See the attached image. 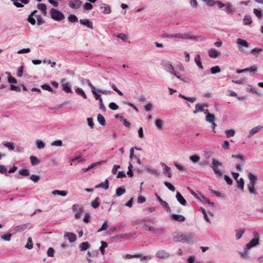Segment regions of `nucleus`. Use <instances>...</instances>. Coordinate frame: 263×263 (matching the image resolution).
<instances>
[{"mask_svg": "<svg viewBox=\"0 0 263 263\" xmlns=\"http://www.w3.org/2000/svg\"><path fill=\"white\" fill-rule=\"evenodd\" d=\"M27 21L32 25L41 26L45 24V21L40 14L37 10L32 11L28 16Z\"/></svg>", "mask_w": 263, "mask_h": 263, "instance_id": "f257e3e1", "label": "nucleus"}, {"mask_svg": "<svg viewBox=\"0 0 263 263\" xmlns=\"http://www.w3.org/2000/svg\"><path fill=\"white\" fill-rule=\"evenodd\" d=\"M163 37L174 39H191L192 40H198V37L193 36L192 32H188L185 33H178L175 34L165 33L163 35Z\"/></svg>", "mask_w": 263, "mask_h": 263, "instance_id": "f03ea898", "label": "nucleus"}, {"mask_svg": "<svg viewBox=\"0 0 263 263\" xmlns=\"http://www.w3.org/2000/svg\"><path fill=\"white\" fill-rule=\"evenodd\" d=\"M236 45L238 50L241 54L247 55L250 54L249 44L246 40L241 38L237 39Z\"/></svg>", "mask_w": 263, "mask_h": 263, "instance_id": "7ed1b4c3", "label": "nucleus"}, {"mask_svg": "<svg viewBox=\"0 0 263 263\" xmlns=\"http://www.w3.org/2000/svg\"><path fill=\"white\" fill-rule=\"evenodd\" d=\"M248 177L249 182L247 184V187L249 193L251 194L256 195L257 192L255 188V186L257 183V177L253 173H249L248 174Z\"/></svg>", "mask_w": 263, "mask_h": 263, "instance_id": "20e7f679", "label": "nucleus"}, {"mask_svg": "<svg viewBox=\"0 0 263 263\" xmlns=\"http://www.w3.org/2000/svg\"><path fill=\"white\" fill-rule=\"evenodd\" d=\"M51 18L54 21L60 22L65 19V15L60 10L54 8L50 10Z\"/></svg>", "mask_w": 263, "mask_h": 263, "instance_id": "39448f33", "label": "nucleus"}, {"mask_svg": "<svg viewBox=\"0 0 263 263\" xmlns=\"http://www.w3.org/2000/svg\"><path fill=\"white\" fill-rule=\"evenodd\" d=\"M222 166V163L216 159H213L211 164V167L214 173L218 177L222 175V173L219 170V167Z\"/></svg>", "mask_w": 263, "mask_h": 263, "instance_id": "423d86ee", "label": "nucleus"}, {"mask_svg": "<svg viewBox=\"0 0 263 263\" xmlns=\"http://www.w3.org/2000/svg\"><path fill=\"white\" fill-rule=\"evenodd\" d=\"M254 238L250 240V241L246 245V249L250 250L253 247H256L259 244V234L255 232L253 233Z\"/></svg>", "mask_w": 263, "mask_h": 263, "instance_id": "0eeeda50", "label": "nucleus"}, {"mask_svg": "<svg viewBox=\"0 0 263 263\" xmlns=\"http://www.w3.org/2000/svg\"><path fill=\"white\" fill-rule=\"evenodd\" d=\"M194 238V236L193 234H185L183 233H180L177 236L178 241L186 243H189Z\"/></svg>", "mask_w": 263, "mask_h": 263, "instance_id": "6e6552de", "label": "nucleus"}, {"mask_svg": "<svg viewBox=\"0 0 263 263\" xmlns=\"http://www.w3.org/2000/svg\"><path fill=\"white\" fill-rule=\"evenodd\" d=\"M146 230L154 234L162 235L165 233L164 229L162 227L155 228L153 226L145 224Z\"/></svg>", "mask_w": 263, "mask_h": 263, "instance_id": "1a4fd4ad", "label": "nucleus"}, {"mask_svg": "<svg viewBox=\"0 0 263 263\" xmlns=\"http://www.w3.org/2000/svg\"><path fill=\"white\" fill-rule=\"evenodd\" d=\"M161 64L167 72L174 74L175 76H177L178 72L176 71L173 66L169 62L163 61Z\"/></svg>", "mask_w": 263, "mask_h": 263, "instance_id": "9d476101", "label": "nucleus"}, {"mask_svg": "<svg viewBox=\"0 0 263 263\" xmlns=\"http://www.w3.org/2000/svg\"><path fill=\"white\" fill-rule=\"evenodd\" d=\"M208 106L205 103H197L195 105V110L194 111V114H196L199 112H203L205 115L208 113L209 110L207 109Z\"/></svg>", "mask_w": 263, "mask_h": 263, "instance_id": "9b49d317", "label": "nucleus"}, {"mask_svg": "<svg viewBox=\"0 0 263 263\" xmlns=\"http://www.w3.org/2000/svg\"><path fill=\"white\" fill-rule=\"evenodd\" d=\"M72 210L76 212L74 214L76 219H79L81 217V215L84 211V209L82 206L78 204H74L72 205Z\"/></svg>", "mask_w": 263, "mask_h": 263, "instance_id": "f8f14e48", "label": "nucleus"}, {"mask_svg": "<svg viewBox=\"0 0 263 263\" xmlns=\"http://www.w3.org/2000/svg\"><path fill=\"white\" fill-rule=\"evenodd\" d=\"M257 70V67L256 65H253L250 67L246 68L241 70H237V73H240L244 72H249L251 73H254Z\"/></svg>", "mask_w": 263, "mask_h": 263, "instance_id": "ddd939ff", "label": "nucleus"}, {"mask_svg": "<svg viewBox=\"0 0 263 263\" xmlns=\"http://www.w3.org/2000/svg\"><path fill=\"white\" fill-rule=\"evenodd\" d=\"M156 256L161 259H166L170 257V253L164 250H161L156 252Z\"/></svg>", "mask_w": 263, "mask_h": 263, "instance_id": "4468645a", "label": "nucleus"}, {"mask_svg": "<svg viewBox=\"0 0 263 263\" xmlns=\"http://www.w3.org/2000/svg\"><path fill=\"white\" fill-rule=\"evenodd\" d=\"M82 4V2L80 0H71L69 2L68 5L71 8L78 9Z\"/></svg>", "mask_w": 263, "mask_h": 263, "instance_id": "2eb2a0df", "label": "nucleus"}, {"mask_svg": "<svg viewBox=\"0 0 263 263\" xmlns=\"http://www.w3.org/2000/svg\"><path fill=\"white\" fill-rule=\"evenodd\" d=\"M13 3V5L17 8H22L24 7V4H27L29 3V0H10Z\"/></svg>", "mask_w": 263, "mask_h": 263, "instance_id": "dca6fc26", "label": "nucleus"}, {"mask_svg": "<svg viewBox=\"0 0 263 263\" xmlns=\"http://www.w3.org/2000/svg\"><path fill=\"white\" fill-rule=\"evenodd\" d=\"M262 129V126H256L251 130H249V135L248 136V138H250L255 134L258 133L260 132Z\"/></svg>", "mask_w": 263, "mask_h": 263, "instance_id": "f3484780", "label": "nucleus"}, {"mask_svg": "<svg viewBox=\"0 0 263 263\" xmlns=\"http://www.w3.org/2000/svg\"><path fill=\"white\" fill-rule=\"evenodd\" d=\"M100 9L101 12L104 14H110L111 11L110 6L106 4H102L100 5Z\"/></svg>", "mask_w": 263, "mask_h": 263, "instance_id": "a211bd4d", "label": "nucleus"}, {"mask_svg": "<svg viewBox=\"0 0 263 263\" xmlns=\"http://www.w3.org/2000/svg\"><path fill=\"white\" fill-rule=\"evenodd\" d=\"M161 166L163 167V173L164 175H167L168 178H171L172 177V174L171 172V170L170 167H169L167 165H166L164 163H161Z\"/></svg>", "mask_w": 263, "mask_h": 263, "instance_id": "6ab92c4d", "label": "nucleus"}, {"mask_svg": "<svg viewBox=\"0 0 263 263\" xmlns=\"http://www.w3.org/2000/svg\"><path fill=\"white\" fill-rule=\"evenodd\" d=\"M80 23L81 25L85 26L91 29H92L93 28L92 23L91 21H90L88 19H87V18L81 19L80 20Z\"/></svg>", "mask_w": 263, "mask_h": 263, "instance_id": "aec40b11", "label": "nucleus"}, {"mask_svg": "<svg viewBox=\"0 0 263 263\" xmlns=\"http://www.w3.org/2000/svg\"><path fill=\"white\" fill-rule=\"evenodd\" d=\"M29 226L30 224L29 223L17 226L14 228L13 231L14 233H16L18 232H22L26 230Z\"/></svg>", "mask_w": 263, "mask_h": 263, "instance_id": "412c9836", "label": "nucleus"}, {"mask_svg": "<svg viewBox=\"0 0 263 263\" xmlns=\"http://www.w3.org/2000/svg\"><path fill=\"white\" fill-rule=\"evenodd\" d=\"M220 54V53L215 48H211L208 51V55L211 58L216 59Z\"/></svg>", "mask_w": 263, "mask_h": 263, "instance_id": "4be33fe9", "label": "nucleus"}, {"mask_svg": "<svg viewBox=\"0 0 263 263\" xmlns=\"http://www.w3.org/2000/svg\"><path fill=\"white\" fill-rule=\"evenodd\" d=\"M176 198L177 201L182 205L185 206L186 204V201L183 197V196L179 192H177L176 195Z\"/></svg>", "mask_w": 263, "mask_h": 263, "instance_id": "5701e85b", "label": "nucleus"}, {"mask_svg": "<svg viewBox=\"0 0 263 263\" xmlns=\"http://www.w3.org/2000/svg\"><path fill=\"white\" fill-rule=\"evenodd\" d=\"M37 8L41 11L43 16H46L47 15V7L45 4H38L37 5Z\"/></svg>", "mask_w": 263, "mask_h": 263, "instance_id": "b1692460", "label": "nucleus"}, {"mask_svg": "<svg viewBox=\"0 0 263 263\" xmlns=\"http://www.w3.org/2000/svg\"><path fill=\"white\" fill-rule=\"evenodd\" d=\"M171 218L175 221L179 222H183L185 220V217L182 215L173 214H172Z\"/></svg>", "mask_w": 263, "mask_h": 263, "instance_id": "393cba45", "label": "nucleus"}, {"mask_svg": "<svg viewBox=\"0 0 263 263\" xmlns=\"http://www.w3.org/2000/svg\"><path fill=\"white\" fill-rule=\"evenodd\" d=\"M224 8L227 13H234L236 11V8L230 3H227L225 4Z\"/></svg>", "mask_w": 263, "mask_h": 263, "instance_id": "a878e982", "label": "nucleus"}, {"mask_svg": "<svg viewBox=\"0 0 263 263\" xmlns=\"http://www.w3.org/2000/svg\"><path fill=\"white\" fill-rule=\"evenodd\" d=\"M64 237H67L70 242H73L76 240V235L70 232H67L64 234Z\"/></svg>", "mask_w": 263, "mask_h": 263, "instance_id": "bb28decb", "label": "nucleus"}, {"mask_svg": "<svg viewBox=\"0 0 263 263\" xmlns=\"http://www.w3.org/2000/svg\"><path fill=\"white\" fill-rule=\"evenodd\" d=\"M96 189L98 188H103L104 190H107L109 187V182L107 179H106L104 182H102L101 183L96 185L95 186Z\"/></svg>", "mask_w": 263, "mask_h": 263, "instance_id": "cd10ccee", "label": "nucleus"}, {"mask_svg": "<svg viewBox=\"0 0 263 263\" xmlns=\"http://www.w3.org/2000/svg\"><path fill=\"white\" fill-rule=\"evenodd\" d=\"M245 232V230L243 228H240L235 230V239L236 240H239L243 235Z\"/></svg>", "mask_w": 263, "mask_h": 263, "instance_id": "c85d7f7f", "label": "nucleus"}, {"mask_svg": "<svg viewBox=\"0 0 263 263\" xmlns=\"http://www.w3.org/2000/svg\"><path fill=\"white\" fill-rule=\"evenodd\" d=\"M51 193L53 196H61L62 197H65L67 195V193L66 191L58 190L52 191Z\"/></svg>", "mask_w": 263, "mask_h": 263, "instance_id": "c756f323", "label": "nucleus"}, {"mask_svg": "<svg viewBox=\"0 0 263 263\" xmlns=\"http://www.w3.org/2000/svg\"><path fill=\"white\" fill-rule=\"evenodd\" d=\"M205 120L207 122L211 123L215 122L216 118L213 114L209 113V111L208 113L206 114Z\"/></svg>", "mask_w": 263, "mask_h": 263, "instance_id": "7c9ffc66", "label": "nucleus"}, {"mask_svg": "<svg viewBox=\"0 0 263 263\" xmlns=\"http://www.w3.org/2000/svg\"><path fill=\"white\" fill-rule=\"evenodd\" d=\"M239 253L242 258L246 259L250 258L249 252L248 251V249H246V247L244 248L242 251L239 252Z\"/></svg>", "mask_w": 263, "mask_h": 263, "instance_id": "2f4dec72", "label": "nucleus"}, {"mask_svg": "<svg viewBox=\"0 0 263 263\" xmlns=\"http://www.w3.org/2000/svg\"><path fill=\"white\" fill-rule=\"evenodd\" d=\"M2 144L6 147L8 148L9 150L13 151L14 149V143L10 142L4 141Z\"/></svg>", "mask_w": 263, "mask_h": 263, "instance_id": "473e14b6", "label": "nucleus"}, {"mask_svg": "<svg viewBox=\"0 0 263 263\" xmlns=\"http://www.w3.org/2000/svg\"><path fill=\"white\" fill-rule=\"evenodd\" d=\"M90 247V245L88 242H83L80 244L79 248L81 251L87 250Z\"/></svg>", "mask_w": 263, "mask_h": 263, "instance_id": "72a5a7b5", "label": "nucleus"}, {"mask_svg": "<svg viewBox=\"0 0 263 263\" xmlns=\"http://www.w3.org/2000/svg\"><path fill=\"white\" fill-rule=\"evenodd\" d=\"M155 125L158 130H162L163 126V121L159 119H156L155 120Z\"/></svg>", "mask_w": 263, "mask_h": 263, "instance_id": "f704fd0d", "label": "nucleus"}, {"mask_svg": "<svg viewBox=\"0 0 263 263\" xmlns=\"http://www.w3.org/2000/svg\"><path fill=\"white\" fill-rule=\"evenodd\" d=\"M262 51V49L259 48H254L250 52V53H251L255 57H258L260 52Z\"/></svg>", "mask_w": 263, "mask_h": 263, "instance_id": "c9c22d12", "label": "nucleus"}, {"mask_svg": "<svg viewBox=\"0 0 263 263\" xmlns=\"http://www.w3.org/2000/svg\"><path fill=\"white\" fill-rule=\"evenodd\" d=\"M195 62L198 67L200 69H203V66L201 61V58L199 54H197L194 59Z\"/></svg>", "mask_w": 263, "mask_h": 263, "instance_id": "e433bc0d", "label": "nucleus"}, {"mask_svg": "<svg viewBox=\"0 0 263 263\" xmlns=\"http://www.w3.org/2000/svg\"><path fill=\"white\" fill-rule=\"evenodd\" d=\"M97 121L102 126H104L105 125V119L102 115L99 114L97 116Z\"/></svg>", "mask_w": 263, "mask_h": 263, "instance_id": "4c0bfd02", "label": "nucleus"}, {"mask_svg": "<svg viewBox=\"0 0 263 263\" xmlns=\"http://www.w3.org/2000/svg\"><path fill=\"white\" fill-rule=\"evenodd\" d=\"M126 192V190L123 187H118L116 190V194L117 197H120L123 195Z\"/></svg>", "mask_w": 263, "mask_h": 263, "instance_id": "58836bf2", "label": "nucleus"}, {"mask_svg": "<svg viewBox=\"0 0 263 263\" xmlns=\"http://www.w3.org/2000/svg\"><path fill=\"white\" fill-rule=\"evenodd\" d=\"M30 160L32 165L39 164L40 163V160L35 156H31L30 157Z\"/></svg>", "mask_w": 263, "mask_h": 263, "instance_id": "ea45409f", "label": "nucleus"}, {"mask_svg": "<svg viewBox=\"0 0 263 263\" xmlns=\"http://www.w3.org/2000/svg\"><path fill=\"white\" fill-rule=\"evenodd\" d=\"M244 185L245 182L242 178H240L239 180L237 181V187L242 191L244 189Z\"/></svg>", "mask_w": 263, "mask_h": 263, "instance_id": "a19ab883", "label": "nucleus"}, {"mask_svg": "<svg viewBox=\"0 0 263 263\" xmlns=\"http://www.w3.org/2000/svg\"><path fill=\"white\" fill-rule=\"evenodd\" d=\"M252 23L251 17L248 15H245L243 18V23L245 25H250Z\"/></svg>", "mask_w": 263, "mask_h": 263, "instance_id": "79ce46f5", "label": "nucleus"}, {"mask_svg": "<svg viewBox=\"0 0 263 263\" xmlns=\"http://www.w3.org/2000/svg\"><path fill=\"white\" fill-rule=\"evenodd\" d=\"M101 246L100 248V250L102 255H104L105 254V249L107 247V243L103 241H101Z\"/></svg>", "mask_w": 263, "mask_h": 263, "instance_id": "37998d69", "label": "nucleus"}, {"mask_svg": "<svg viewBox=\"0 0 263 263\" xmlns=\"http://www.w3.org/2000/svg\"><path fill=\"white\" fill-rule=\"evenodd\" d=\"M76 92L82 96L84 99H87V96L85 92L81 88H77L75 89Z\"/></svg>", "mask_w": 263, "mask_h": 263, "instance_id": "c03bdc74", "label": "nucleus"}, {"mask_svg": "<svg viewBox=\"0 0 263 263\" xmlns=\"http://www.w3.org/2000/svg\"><path fill=\"white\" fill-rule=\"evenodd\" d=\"M63 90L67 93H71L72 91L68 83H64L62 85Z\"/></svg>", "mask_w": 263, "mask_h": 263, "instance_id": "a18cd8bd", "label": "nucleus"}, {"mask_svg": "<svg viewBox=\"0 0 263 263\" xmlns=\"http://www.w3.org/2000/svg\"><path fill=\"white\" fill-rule=\"evenodd\" d=\"M36 145L39 149H43L45 147V144L41 140L36 141Z\"/></svg>", "mask_w": 263, "mask_h": 263, "instance_id": "49530a36", "label": "nucleus"}, {"mask_svg": "<svg viewBox=\"0 0 263 263\" xmlns=\"http://www.w3.org/2000/svg\"><path fill=\"white\" fill-rule=\"evenodd\" d=\"M68 20L71 23H76L78 21V17L73 14H71L68 16Z\"/></svg>", "mask_w": 263, "mask_h": 263, "instance_id": "de8ad7c7", "label": "nucleus"}, {"mask_svg": "<svg viewBox=\"0 0 263 263\" xmlns=\"http://www.w3.org/2000/svg\"><path fill=\"white\" fill-rule=\"evenodd\" d=\"M108 228V221L106 220L103 223L101 228L97 230L98 233L106 230Z\"/></svg>", "mask_w": 263, "mask_h": 263, "instance_id": "09e8293b", "label": "nucleus"}, {"mask_svg": "<svg viewBox=\"0 0 263 263\" xmlns=\"http://www.w3.org/2000/svg\"><path fill=\"white\" fill-rule=\"evenodd\" d=\"M99 200V199L98 197L96 198V199L91 202V205L95 209L98 208L100 205Z\"/></svg>", "mask_w": 263, "mask_h": 263, "instance_id": "8fccbe9b", "label": "nucleus"}, {"mask_svg": "<svg viewBox=\"0 0 263 263\" xmlns=\"http://www.w3.org/2000/svg\"><path fill=\"white\" fill-rule=\"evenodd\" d=\"M97 89L95 88L91 90V92L95 96V98L96 100L101 101L102 99L101 97V95L97 93Z\"/></svg>", "mask_w": 263, "mask_h": 263, "instance_id": "3c124183", "label": "nucleus"}, {"mask_svg": "<svg viewBox=\"0 0 263 263\" xmlns=\"http://www.w3.org/2000/svg\"><path fill=\"white\" fill-rule=\"evenodd\" d=\"M51 146L61 147L63 145V142L61 140H58L53 141L51 144Z\"/></svg>", "mask_w": 263, "mask_h": 263, "instance_id": "603ef678", "label": "nucleus"}, {"mask_svg": "<svg viewBox=\"0 0 263 263\" xmlns=\"http://www.w3.org/2000/svg\"><path fill=\"white\" fill-rule=\"evenodd\" d=\"M25 248L28 249H31L33 248L32 240L31 237H29L27 239V243L25 245Z\"/></svg>", "mask_w": 263, "mask_h": 263, "instance_id": "864d4df0", "label": "nucleus"}, {"mask_svg": "<svg viewBox=\"0 0 263 263\" xmlns=\"http://www.w3.org/2000/svg\"><path fill=\"white\" fill-rule=\"evenodd\" d=\"M225 133L228 138L233 137L235 134V132L234 129L227 130Z\"/></svg>", "mask_w": 263, "mask_h": 263, "instance_id": "5fc2aeb1", "label": "nucleus"}, {"mask_svg": "<svg viewBox=\"0 0 263 263\" xmlns=\"http://www.w3.org/2000/svg\"><path fill=\"white\" fill-rule=\"evenodd\" d=\"M231 157L232 158H236L239 159L241 162H243L244 161V157L243 155H242L240 154H233L231 156Z\"/></svg>", "mask_w": 263, "mask_h": 263, "instance_id": "6e6d98bb", "label": "nucleus"}, {"mask_svg": "<svg viewBox=\"0 0 263 263\" xmlns=\"http://www.w3.org/2000/svg\"><path fill=\"white\" fill-rule=\"evenodd\" d=\"M156 197H157V200L158 201L160 202V203L164 207H167L168 206V203L165 201H163L161 198L158 195H156Z\"/></svg>", "mask_w": 263, "mask_h": 263, "instance_id": "4d7b16f0", "label": "nucleus"}, {"mask_svg": "<svg viewBox=\"0 0 263 263\" xmlns=\"http://www.w3.org/2000/svg\"><path fill=\"white\" fill-rule=\"evenodd\" d=\"M220 71V68L218 66L212 67L211 68V72L212 74H216Z\"/></svg>", "mask_w": 263, "mask_h": 263, "instance_id": "13d9d810", "label": "nucleus"}, {"mask_svg": "<svg viewBox=\"0 0 263 263\" xmlns=\"http://www.w3.org/2000/svg\"><path fill=\"white\" fill-rule=\"evenodd\" d=\"M175 77H176L178 79H179V80L182 81L183 82H184L185 83H188L190 82V80L189 78L186 77H182L179 75L178 73L177 74V76H176Z\"/></svg>", "mask_w": 263, "mask_h": 263, "instance_id": "bf43d9fd", "label": "nucleus"}, {"mask_svg": "<svg viewBox=\"0 0 263 263\" xmlns=\"http://www.w3.org/2000/svg\"><path fill=\"white\" fill-rule=\"evenodd\" d=\"M200 157L198 155H193L190 156V159L194 163H197L200 160Z\"/></svg>", "mask_w": 263, "mask_h": 263, "instance_id": "052dcab7", "label": "nucleus"}, {"mask_svg": "<svg viewBox=\"0 0 263 263\" xmlns=\"http://www.w3.org/2000/svg\"><path fill=\"white\" fill-rule=\"evenodd\" d=\"M164 185L171 191L174 192L175 191V187L171 183L165 181L164 182Z\"/></svg>", "mask_w": 263, "mask_h": 263, "instance_id": "680f3d73", "label": "nucleus"}, {"mask_svg": "<svg viewBox=\"0 0 263 263\" xmlns=\"http://www.w3.org/2000/svg\"><path fill=\"white\" fill-rule=\"evenodd\" d=\"M19 174L24 176H27L29 175V171L28 169H22L19 171Z\"/></svg>", "mask_w": 263, "mask_h": 263, "instance_id": "e2e57ef3", "label": "nucleus"}, {"mask_svg": "<svg viewBox=\"0 0 263 263\" xmlns=\"http://www.w3.org/2000/svg\"><path fill=\"white\" fill-rule=\"evenodd\" d=\"M40 177L39 175H31L30 177V179L33 181L34 183H36L40 180Z\"/></svg>", "mask_w": 263, "mask_h": 263, "instance_id": "0e129e2a", "label": "nucleus"}, {"mask_svg": "<svg viewBox=\"0 0 263 263\" xmlns=\"http://www.w3.org/2000/svg\"><path fill=\"white\" fill-rule=\"evenodd\" d=\"M11 234L8 233L1 236V238L4 240L9 241L11 239Z\"/></svg>", "mask_w": 263, "mask_h": 263, "instance_id": "69168bd1", "label": "nucleus"}, {"mask_svg": "<svg viewBox=\"0 0 263 263\" xmlns=\"http://www.w3.org/2000/svg\"><path fill=\"white\" fill-rule=\"evenodd\" d=\"M247 89L248 91H250L252 92L253 93H255L258 95L260 94L256 91V89L253 88V86L251 85H248L247 87Z\"/></svg>", "mask_w": 263, "mask_h": 263, "instance_id": "338daca9", "label": "nucleus"}, {"mask_svg": "<svg viewBox=\"0 0 263 263\" xmlns=\"http://www.w3.org/2000/svg\"><path fill=\"white\" fill-rule=\"evenodd\" d=\"M117 37H118V39H121L123 41H126L127 40V39H128L127 35L126 34H124V33H119V34H118L117 35Z\"/></svg>", "mask_w": 263, "mask_h": 263, "instance_id": "774afa93", "label": "nucleus"}]
</instances>
